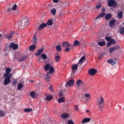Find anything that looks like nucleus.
I'll list each match as a JSON object with an SVG mask.
<instances>
[{
	"label": "nucleus",
	"mask_w": 124,
	"mask_h": 124,
	"mask_svg": "<svg viewBox=\"0 0 124 124\" xmlns=\"http://www.w3.org/2000/svg\"><path fill=\"white\" fill-rule=\"evenodd\" d=\"M110 43L112 45H114L115 43H116V41L115 40L111 39L110 41H109Z\"/></svg>",
	"instance_id": "48"
},
{
	"label": "nucleus",
	"mask_w": 124,
	"mask_h": 124,
	"mask_svg": "<svg viewBox=\"0 0 124 124\" xmlns=\"http://www.w3.org/2000/svg\"><path fill=\"white\" fill-rule=\"evenodd\" d=\"M49 89L50 90V91H51V92H53V86H50L49 88Z\"/></svg>",
	"instance_id": "59"
},
{
	"label": "nucleus",
	"mask_w": 124,
	"mask_h": 124,
	"mask_svg": "<svg viewBox=\"0 0 124 124\" xmlns=\"http://www.w3.org/2000/svg\"><path fill=\"white\" fill-rule=\"evenodd\" d=\"M76 85L78 88H80L81 86L82 87H85V83L83 82L81 79H78L77 81Z\"/></svg>",
	"instance_id": "7"
},
{
	"label": "nucleus",
	"mask_w": 124,
	"mask_h": 124,
	"mask_svg": "<svg viewBox=\"0 0 124 124\" xmlns=\"http://www.w3.org/2000/svg\"><path fill=\"white\" fill-rule=\"evenodd\" d=\"M112 18V15L111 14H108L105 15V19L106 21H108V20H110Z\"/></svg>",
	"instance_id": "25"
},
{
	"label": "nucleus",
	"mask_w": 124,
	"mask_h": 124,
	"mask_svg": "<svg viewBox=\"0 0 124 124\" xmlns=\"http://www.w3.org/2000/svg\"><path fill=\"white\" fill-rule=\"evenodd\" d=\"M43 51H44V48L42 47V48L38 49L37 50L36 53L35 54V55L36 56V57H39L42 53H43Z\"/></svg>",
	"instance_id": "12"
},
{
	"label": "nucleus",
	"mask_w": 124,
	"mask_h": 124,
	"mask_svg": "<svg viewBox=\"0 0 124 124\" xmlns=\"http://www.w3.org/2000/svg\"><path fill=\"white\" fill-rule=\"evenodd\" d=\"M32 43L33 44H36L37 43V37H36V33H34V36L32 38Z\"/></svg>",
	"instance_id": "19"
},
{
	"label": "nucleus",
	"mask_w": 124,
	"mask_h": 124,
	"mask_svg": "<svg viewBox=\"0 0 124 124\" xmlns=\"http://www.w3.org/2000/svg\"><path fill=\"white\" fill-rule=\"evenodd\" d=\"M113 48H114V50H120V49H121V46H119V45H117L115 46L114 47H113Z\"/></svg>",
	"instance_id": "45"
},
{
	"label": "nucleus",
	"mask_w": 124,
	"mask_h": 124,
	"mask_svg": "<svg viewBox=\"0 0 124 124\" xmlns=\"http://www.w3.org/2000/svg\"><path fill=\"white\" fill-rule=\"evenodd\" d=\"M100 7H101V4H100L99 5H97L96 6V8H97V9H99V8H100Z\"/></svg>",
	"instance_id": "55"
},
{
	"label": "nucleus",
	"mask_w": 124,
	"mask_h": 124,
	"mask_svg": "<svg viewBox=\"0 0 124 124\" xmlns=\"http://www.w3.org/2000/svg\"><path fill=\"white\" fill-rule=\"evenodd\" d=\"M68 114L67 113H62L61 115V117L62 118V119H67V118H68Z\"/></svg>",
	"instance_id": "30"
},
{
	"label": "nucleus",
	"mask_w": 124,
	"mask_h": 124,
	"mask_svg": "<svg viewBox=\"0 0 124 124\" xmlns=\"http://www.w3.org/2000/svg\"><path fill=\"white\" fill-rule=\"evenodd\" d=\"M65 101V100L64 99V97H61L58 100V102L59 103H62V102H64Z\"/></svg>",
	"instance_id": "39"
},
{
	"label": "nucleus",
	"mask_w": 124,
	"mask_h": 124,
	"mask_svg": "<svg viewBox=\"0 0 124 124\" xmlns=\"http://www.w3.org/2000/svg\"><path fill=\"white\" fill-rule=\"evenodd\" d=\"M30 96L32 98H34V97H35V93L33 91L31 92L30 93Z\"/></svg>",
	"instance_id": "41"
},
{
	"label": "nucleus",
	"mask_w": 124,
	"mask_h": 124,
	"mask_svg": "<svg viewBox=\"0 0 124 124\" xmlns=\"http://www.w3.org/2000/svg\"><path fill=\"white\" fill-rule=\"evenodd\" d=\"M105 15H106V13H101L96 17H95V20L100 19V18H102V17H104V16H105Z\"/></svg>",
	"instance_id": "21"
},
{
	"label": "nucleus",
	"mask_w": 124,
	"mask_h": 124,
	"mask_svg": "<svg viewBox=\"0 0 124 124\" xmlns=\"http://www.w3.org/2000/svg\"><path fill=\"white\" fill-rule=\"evenodd\" d=\"M118 32L120 34H122V35H124V27H121L118 30Z\"/></svg>",
	"instance_id": "27"
},
{
	"label": "nucleus",
	"mask_w": 124,
	"mask_h": 124,
	"mask_svg": "<svg viewBox=\"0 0 124 124\" xmlns=\"http://www.w3.org/2000/svg\"><path fill=\"white\" fill-rule=\"evenodd\" d=\"M90 122H91V118H85L82 120V124H87V123H90Z\"/></svg>",
	"instance_id": "23"
},
{
	"label": "nucleus",
	"mask_w": 124,
	"mask_h": 124,
	"mask_svg": "<svg viewBox=\"0 0 124 124\" xmlns=\"http://www.w3.org/2000/svg\"><path fill=\"white\" fill-rule=\"evenodd\" d=\"M60 96H62L63 95V93H62V92H61L59 93Z\"/></svg>",
	"instance_id": "58"
},
{
	"label": "nucleus",
	"mask_w": 124,
	"mask_h": 124,
	"mask_svg": "<svg viewBox=\"0 0 124 124\" xmlns=\"http://www.w3.org/2000/svg\"><path fill=\"white\" fill-rule=\"evenodd\" d=\"M59 18H62V17H63V14L62 13H61L58 16Z\"/></svg>",
	"instance_id": "51"
},
{
	"label": "nucleus",
	"mask_w": 124,
	"mask_h": 124,
	"mask_svg": "<svg viewBox=\"0 0 124 124\" xmlns=\"http://www.w3.org/2000/svg\"><path fill=\"white\" fill-rule=\"evenodd\" d=\"M27 59H28V56L25 55V56H21L20 58L17 59L18 62H24V61H25V60H27Z\"/></svg>",
	"instance_id": "20"
},
{
	"label": "nucleus",
	"mask_w": 124,
	"mask_h": 124,
	"mask_svg": "<svg viewBox=\"0 0 124 124\" xmlns=\"http://www.w3.org/2000/svg\"><path fill=\"white\" fill-rule=\"evenodd\" d=\"M105 39H106V40H107V41L110 42V40H112V37H111V36H110V37H106Z\"/></svg>",
	"instance_id": "47"
},
{
	"label": "nucleus",
	"mask_w": 124,
	"mask_h": 124,
	"mask_svg": "<svg viewBox=\"0 0 124 124\" xmlns=\"http://www.w3.org/2000/svg\"><path fill=\"white\" fill-rule=\"evenodd\" d=\"M17 84H18V81L16 80H14V81L13 82V85H14V86H15L17 85Z\"/></svg>",
	"instance_id": "50"
},
{
	"label": "nucleus",
	"mask_w": 124,
	"mask_h": 124,
	"mask_svg": "<svg viewBox=\"0 0 124 124\" xmlns=\"http://www.w3.org/2000/svg\"><path fill=\"white\" fill-rule=\"evenodd\" d=\"M52 99H53V95H46V100L47 101H50Z\"/></svg>",
	"instance_id": "28"
},
{
	"label": "nucleus",
	"mask_w": 124,
	"mask_h": 124,
	"mask_svg": "<svg viewBox=\"0 0 124 124\" xmlns=\"http://www.w3.org/2000/svg\"><path fill=\"white\" fill-rule=\"evenodd\" d=\"M11 72V69L10 68H6V73L4 74V76L7 77V76H12L11 74H10Z\"/></svg>",
	"instance_id": "10"
},
{
	"label": "nucleus",
	"mask_w": 124,
	"mask_h": 124,
	"mask_svg": "<svg viewBox=\"0 0 124 124\" xmlns=\"http://www.w3.org/2000/svg\"><path fill=\"white\" fill-rule=\"evenodd\" d=\"M105 11H106L105 8H102V12H103V13H105Z\"/></svg>",
	"instance_id": "61"
},
{
	"label": "nucleus",
	"mask_w": 124,
	"mask_h": 124,
	"mask_svg": "<svg viewBox=\"0 0 124 124\" xmlns=\"http://www.w3.org/2000/svg\"><path fill=\"white\" fill-rule=\"evenodd\" d=\"M96 104L99 109H103L104 107V98L102 96L97 98Z\"/></svg>",
	"instance_id": "2"
},
{
	"label": "nucleus",
	"mask_w": 124,
	"mask_h": 124,
	"mask_svg": "<svg viewBox=\"0 0 124 124\" xmlns=\"http://www.w3.org/2000/svg\"><path fill=\"white\" fill-rule=\"evenodd\" d=\"M47 27V24L46 23H42L38 28V31H42L43 29L44 28H46Z\"/></svg>",
	"instance_id": "18"
},
{
	"label": "nucleus",
	"mask_w": 124,
	"mask_h": 124,
	"mask_svg": "<svg viewBox=\"0 0 124 124\" xmlns=\"http://www.w3.org/2000/svg\"><path fill=\"white\" fill-rule=\"evenodd\" d=\"M68 4H69L68 2H64L62 3V7H66V6H68Z\"/></svg>",
	"instance_id": "42"
},
{
	"label": "nucleus",
	"mask_w": 124,
	"mask_h": 124,
	"mask_svg": "<svg viewBox=\"0 0 124 124\" xmlns=\"http://www.w3.org/2000/svg\"><path fill=\"white\" fill-rule=\"evenodd\" d=\"M67 124H74V122H73V121L72 120H69V121H68Z\"/></svg>",
	"instance_id": "53"
},
{
	"label": "nucleus",
	"mask_w": 124,
	"mask_h": 124,
	"mask_svg": "<svg viewBox=\"0 0 124 124\" xmlns=\"http://www.w3.org/2000/svg\"><path fill=\"white\" fill-rule=\"evenodd\" d=\"M108 3L110 7H116L118 5V3L115 0H108Z\"/></svg>",
	"instance_id": "4"
},
{
	"label": "nucleus",
	"mask_w": 124,
	"mask_h": 124,
	"mask_svg": "<svg viewBox=\"0 0 124 124\" xmlns=\"http://www.w3.org/2000/svg\"><path fill=\"white\" fill-rule=\"evenodd\" d=\"M74 46L75 47L77 46H81V42L78 41H75L74 43Z\"/></svg>",
	"instance_id": "29"
},
{
	"label": "nucleus",
	"mask_w": 124,
	"mask_h": 124,
	"mask_svg": "<svg viewBox=\"0 0 124 124\" xmlns=\"http://www.w3.org/2000/svg\"><path fill=\"white\" fill-rule=\"evenodd\" d=\"M32 111V108H25L24 110V111L25 112V113H30V112H31Z\"/></svg>",
	"instance_id": "40"
},
{
	"label": "nucleus",
	"mask_w": 124,
	"mask_h": 124,
	"mask_svg": "<svg viewBox=\"0 0 124 124\" xmlns=\"http://www.w3.org/2000/svg\"><path fill=\"white\" fill-rule=\"evenodd\" d=\"M56 62H61V56L57 55L54 57Z\"/></svg>",
	"instance_id": "26"
},
{
	"label": "nucleus",
	"mask_w": 124,
	"mask_h": 124,
	"mask_svg": "<svg viewBox=\"0 0 124 124\" xmlns=\"http://www.w3.org/2000/svg\"><path fill=\"white\" fill-rule=\"evenodd\" d=\"M115 24H116V19H112L110 20V21L109 22V27H110V28H113V27L115 26Z\"/></svg>",
	"instance_id": "14"
},
{
	"label": "nucleus",
	"mask_w": 124,
	"mask_h": 124,
	"mask_svg": "<svg viewBox=\"0 0 124 124\" xmlns=\"http://www.w3.org/2000/svg\"><path fill=\"white\" fill-rule=\"evenodd\" d=\"M97 73V70L95 69H91L89 71V74L91 75V76H93V75H95Z\"/></svg>",
	"instance_id": "9"
},
{
	"label": "nucleus",
	"mask_w": 124,
	"mask_h": 124,
	"mask_svg": "<svg viewBox=\"0 0 124 124\" xmlns=\"http://www.w3.org/2000/svg\"><path fill=\"white\" fill-rule=\"evenodd\" d=\"M97 44L99 46H105L106 45V42L105 41L104 42H98Z\"/></svg>",
	"instance_id": "32"
},
{
	"label": "nucleus",
	"mask_w": 124,
	"mask_h": 124,
	"mask_svg": "<svg viewBox=\"0 0 124 124\" xmlns=\"http://www.w3.org/2000/svg\"><path fill=\"white\" fill-rule=\"evenodd\" d=\"M41 58H42V60H46L47 59V55H46V54L43 53L41 56Z\"/></svg>",
	"instance_id": "35"
},
{
	"label": "nucleus",
	"mask_w": 124,
	"mask_h": 124,
	"mask_svg": "<svg viewBox=\"0 0 124 124\" xmlns=\"http://www.w3.org/2000/svg\"><path fill=\"white\" fill-rule=\"evenodd\" d=\"M63 47H64V48H67L68 47H72V49L73 48V46L70 45V44H69V43L67 42H64L63 43Z\"/></svg>",
	"instance_id": "15"
},
{
	"label": "nucleus",
	"mask_w": 124,
	"mask_h": 124,
	"mask_svg": "<svg viewBox=\"0 0 124 124\" xmlns=\"http://www.w3.org/2000/svg\"><path fill=\"white\" fill-rule=\"evenodd\" d=\"M56 49L58 52H61V51H62V47H61V45H58L56 47Z\"/></svg>",
	"instance_id": "37"
},
{
	"label": "nucleus",
	"mask_w": 124,
	"mask_h": 124,
	"mask_svg": "<svg viewBox=\"0 0 124 124\" xmlns=\"http://www.w3.org/2000/svg\"><path fill=\"white\" fill-rule=\"evenodd\" d=\"M11 11H12L11 8H8L7 12H11Z\"/></svg>",
	"instance_id": "62"
},
{
	"label": "nucleus",
	"mask_w": 124,
	"mask_h": 124,
	"mask_svg": "<svg viewBox=\"0 0 124 124\" xmlns=\"http://www.w3.org/2000/svg\"><path fill=\"white\" fill-rule=\"evenodd\" d=\"M29 25V18L27 16L22 17L18 22V26L19 28L24 29Z\"/></svg>",
	"instance_id": "1"
},
{
	"label": "nucleus",
	"mask_w": 124,
	"mask_h": 124,
	"mask_svg": "<svg viewBox=\"0 0 124 124\" xmlns=\"http://www.w3.org/2000/svg\"><path fill=\"white\" fill-rule=\"evenodd\" d=\"M65 52H69L70 51V48L69 47H66L64 49Z\"/></svg>",
	"instance_id": "54"
},
{
	"label": "nucleus",
	"mask_w": 124,
	"mask_h": 124,
	"mask_svg": "<svg viewBox=\"0 0 124 124\" xmlns=\"http://www.w3.org/2000/svg\"><path fill=\"white\" fill-rule=\"evenodd\" d=\"M36 48V46H35V45H33L29 47V50L30 51H33V50H34V49H35Z\"/></svg>",
	"instance_id": "34"
},
{
	"label": "nucleus",
	"mask_w": 124,
	"mask_h": 124,
	"mask_svg": "<svg viewBox=\"0 0 124 124\" xmlns=\"http://www.w3.org/2000/svg\"><path fill=\"white\" fill-rule=\"evenodd\" d=\"M46 24V25H47V26H52V25H53V20L49 19Z\"/></svg>",
	"instance_id": "33"
},
{
	"label": "nucleus",
	"mask_w": 124,
	"mask_h": 124,
	"mask_svg": "<svg viewBox=\"0 0 124 124\" xmlns=\"http://www.w3.org/2000/svg\"><path fill=\"white\" fill-rule=\"evenodd\" d=\"M86 60V57L85 56H82L79 60V62H78V64H80V66L82 65V64L83 63V62L84 61Z\"/></svg>",
	"instance_id": "22"
},
{
	"label": "nucleus",
	"mask_w": 124,
	"mask_h": 124,
	"mask_svg": "<svg viewBox=\"0 0 124 124\" xmlns=\"http://www.w3.org/2000/svg\"><path fill=\"white\" fill-rule=\"evenodd\" d=\"M23 87H24V85H23L22 83H19L17 86V90L20 91V90H21Z\"/></svg>",
	"instance_id": "36"
},
{
	"label": "nucleus",
	"mask_w": 124,
	"mask_h": 124,
	"mask_svg": "<svg viewBox=\"0 0 124 124\" xmlns=\"http://www.w3.org/2000/svg\"><path fill=\"white\" fill-rule=\"evenodd\" d=\"M50 12L52 13V15H56L57 10H56V8H53L51 10Z\"/></svg>",
	"instance_id": "38"
},
{
	"label": "nucleus",
	"mask_w": 124,
	"mask_h": 124,
	"mask_svg": "<svg viewBox=\"0 0 124 124\" xmlns=\"http://www.w3.org/2000/svg\"><path fill=\"white\" fill-rule=\"evenodd\" d=\"M14 33H15V32L12 31L10 34H4V36L5 38H7V39H10V38H12V37H13V34H14Z\"/></svg>",
	"instance_id": "11"
},
{
	"label": "nucleus",
	"mask_w": 124,
	"mask_h": 124,
	"mask_svg": "<svg viewBox=\"0 0 124 124\" xmlns=\"http://www.w3.org/2000/svg\"><path fill=\"white\" fill-rule=\"evenodd\" d=\"M53 2H54V3H58L59 0H53Z\"/></svg>",
	"instance_id": "60"
},
{
	"label": "nucleus",
	"mask_w": 124,
	"mask_h": 124,
	"mask_svg": "<svg viewBox=\"0 0 124 124\" xmlns=\"http://www.w3.org/2000/svg\"><path fill=\"white\" fill-rule=\"evenodd\" d=\"M74 85V80L70 79L66 83L65 86L72 87V86H73Z\"/></svg>",
	"instance_id": "13"
},
{
	"label": "nucleus",
	"mask_w": 124,
	"mask_h": 124,
	"mask_svg": "<svg viewBox=\"0 0 124 124\" xmlns=\"http://www.w3.org/2000/svg\"><path fill=\"white\" fill-rule=\"evenodd\" d=\"M45 71H48V70H49V74H53V73H54V71H55V69H54V67H53V66H51V64H46L45 66Z\"/></svg>",
	"instance_id": "3"
},
{
	"label": "nucleus",
	"mask_w": 124,
	"mask_h": 124,
	"mask_svg": "<svg viewBox=\"0 0 124 124\" xmlns=\"http://www.w3.org/2000/svg\"><path fill=\"white\" fill-rule=\"evenodd\" d=\"M0 117H4L5 116V112L3 110H0Z\"/></svg>",
	"instance_id": "44"
},
{
	"label": "nucleus",
	"mask_w": 124,
	"mask_h": 124,
	"mask_svg": "<svg viewBox=\"0 0 124 124\" xmlns=\"http://www.w3.org/2000/svg\"><path fill=\"white\" fill-rule=\"evenodd\" d=\"M123 11L120 10L117 13V16L118 17V19H123V17H124V16L123 15Z\"/></svg>",
	"instance_id": "17"
},
{
	"label": "nucleus",
	"mask_w": 124,
	"mask_h": 124,
	"mask_svg": "<svg viewBox=\"0 0 124 124\" xmlns=\"http://www.w3.org/2000/svg\"><path fill=\"white\" fill-rule=\"evenodd\" d=\"M38 62H43V60H42V59L41 57H39L38 58Z\"/></svg>",
	"instance_id": "52"
},
{
	"label": "nucleus",
	"mask_w": 124,
	"mask_h": 124,
	"mask_svg": "<svg viewBox=\"0 0 124 124\" xmlns=\"http://www.w3.org/2000/svg\"><path fill=\"white\" fill-rule=\"evenodd\" d=\"M86 113H90V110H87L86 111Z\"/></svg>",
	"instance_id": "64"
},
{
	"label": "nucleus",
	"mask_w": 124,
	"mask_h": 124,
	"mask_svg": "<svg viewBox=\"0 0 124 124\" xmlns=\"http://www.w3.org/2000/svg\"><path fill=\"white\" fill-rule=\"evenodd\" d=\"M104 55H105V53H104V52H103L102 53H100V54L98 56L99 60H101L103 56H104Z\"/></svg>",
	"instance_id": "46"
},
{
	"label": "nucleus",
	"mask_w": 124,
	"mask_h": 124,
	"mask_svg": "<svg viewBox=\"0 0 124 124\" xmlns=\"http://www.w3.org/2000/svg\"><path fill=\"white\" fill-rule=\"evenodd\" d=\"M114 61H115V62H118V61L119 60H118V59L115 58L114 59Z\"/></svg>",
	"instance_id": "63"
},
{
	"label": "nucleus",
	"mask_w": 124,
	"mask_h": 124,
	"mask_svg": "<svg viewBox=\"0 0 124 124\" xmlns=\"http://www.w3.org/2000/svg\"><path fill=\"white\" fill-rule=\"evenodd\" d=\"M49 72L47 73V74L46 75V81H47V82H49V80H50V79H51V76H50V75H49Z\"/></svg>",
	"instance_id": "31"
},
{
	"label": "nucleus",
	"mask_w": 124,
	"mask_h": 124,
	"mask_svg": "<svg viewBox=\"0 0 124 124\" xmlns=\"http://www.w3.org/2000/svg\"><path fill=\"white\" fill-rule=\"evenodd\" d=\"M111 45H112V44L110 42H108L107 44V46L108 47H110V46H111Z\"/></svg>",
	"instance_id": "57"
},
{
	"label": "nucleus",
	"mask_w": 124,
	"mask_h": 124,
	"mask_svg": "<svg viewBox=\"0 0 124 124\" xmlns=\"http://www.w3.org/2000/svg\"><path fill=\"white\" fill-rule=\"evenodd\" d=\"M107 62L108 63H110L112 66H114L116 64V62L114 61L113 59H109L107 61Z\"/></svg>",
	"instance_id": "24"
},
{
	"label": "nucleus",
	"mask_w": 124,
	"mask_h": 124,
	"mask_svg": "<svg viewBox=\"0 0 124 124\" xmlns=\"http://www.w3.org/2000/svg\"><path fill=\"white\" fill-rule=\"evenodd\" d=\"M75 109L76 111H79V107H78V106H75Z\"/></svg>",
	"instance_id": "56"
},
{
	"label": "nucleus",
	"mask_w": 124,
	"mask_h": 124,
	"mask_svg": "<svg viewBox=\"0 0 124 124\" xmlns=\"http://www.w3.org/2000/svg\"><path fill=\"white\" fill-rule=\"evenodd\" d=\"M16 9H17V4H14V5H13L12 6V10L14 11L16 10Z\"/></svg>",
	"instance_id": "43"
},
{
	"label": "nucleus",
	"mask_w": 124,
	"mask_h": 124,
	"mask_svg": "<svg viewBox=\"0 0 124 124\" xmlns=\"http://www.w3.org/2000/svg\"><path fill=\"white\" fill-rule=\"evenodd\" d=\"M115 51V48H114V47H112L109 49V53L110 54L113 53Z\"/></svg>",
	"instance_id": "49"
},
{
	"label": "nucleus",
	"mask_w": 124,
	"mask_h": 124,
	"mask_svg": "<svg viewBox=\"0 0 124 124\" xmlns=\"http://www.w3.org/2000/svg\"><path fill=\"white\" fill-rule=\"evenodd\" d=\"M84 97L86 102L90 101V100H91V95L90 93L84 94Z\"/></svg>",
	"instance_id": "16"
},
{
	"label": "nucleus",
	"mask_w": 124,
	"mask_h": 124,
	"mask_svg": "<svg viewBox=\"0 0 124 124\" xmlns=\"http://www.w3.org/2000/svg\"><path fill=\"white\" fill-rule=\"evenodd\" d=\"M19 46L18 44H15L13 43H12L10 44V45L9 46V48L10 49H13V50H17V48H18Z\"/></svg>",
	"instance_id": "8"
},
{
	"label": "nucleus",
	"mask_w": 124,
	"mask_h": 124,
	"mask_svg": "<svg viewBox=\"0 0 124 124\" xmlns=\"http://www.w3.org/2000/svg\"><path fill=\"white\" fill-rule=\"evenodd\" d=\"M79 64H74L71 67V69H72V73H71V77H72V76L74 75L75 74V72H76V70L78 69V65Z\"/></svg>",
	"instance_id": "6"
},
{
	"label": "nucleus",
	"mask_w": 124,
	"mask_h": 124,
	"mask_svg": "<svg viewBox=\"0 0 124 124\" xmlns=\"http://www.w3.org/2000/svg\"><path fill=\"white\" fill-rule=\"evenodd\" d=\"M4 85L5 86H7V85L10 84V78L12 77V76H7V77H5L4 76Z\"/></svg>",
	"instance_id": "5"
}]
</instances>
